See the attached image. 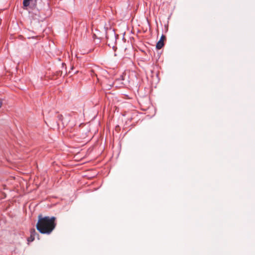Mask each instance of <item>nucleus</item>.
Wrapping results in <instances>:
<instances>
[{"label": "nucleus", "instance_id": "1", "mask_svg": "<svg viewBox=\"0 0 255 255\" xmlns=\"http://www.w3.org/2000/svg\"><path fill=\"white\" fill-rule=\"evenodd\" d=\"M55 220V217L45 216L43 217L41 215H39L36 224L37 230L41 234H50L56 226Z\"/></svg>", "mask_w": 255, "mask_h": 255}, {"label": "nucleus", "instance_id": "4", "mask_svg": "<svg viewBox=\"0 0 255 255\" xmlns=\"http://www.w3.org/2000/svg\"><path fill=\"white\" fill-rule=\"evenodd\" d=\"M32 3V0H23V8H25L30 5V3Z\"/></svg>", "mask_w": 255, "mask_h": 255}, {"label": "nucleus", "instance_id": "6", "mask_svg": "<svg viewBox=\"0 0 255 255\" xmlns=\"http://www.w3.org/2000/svg\"><path fill=\"white\" fill-rule=\"evenodd\" d=\"M2 106V102L1 101H0V108Z\"/></svg>", "mask_w": 255, "mask_h": 255}, {"label": "nucleus", "instance_id": "3", "mask_svg": "<svg viewBox=\"0 0 255 255\" xmlns=\"http://www.w3.org/2000/svg\"><path fill=\"white\" fill-rule=\"evenodd\" d=\"M165 38V36L163 35H162L161 36L160 40L157 43L156 47L158 49H160L164 45L163 40Z\"/></svg>", "mask_w": 255, "mask_h": 255}, {"label": "nucleus", "instance_id": "2", "mask_svg": "<svg viewBox=\"0 0 255 255\" xmlns=\"http://www.w3.org/2000/svg\"><path fill=\"white\" fill-rule=\"evenodd\" d=\"M30 236L28 238L27 241L28 242H32L35 239V237L37 235L36 231L34 229H32L30 230Z\"/></svg>", "mask_w": 255, "mask_h": 255}, {"label": "nucleus", "instance_id": "5", "mask_svg": "<svg viewBox=\"0 0 255 255\" xmlns=\"http://www.w3.org/2000/svg\"><path fill=\"white\" fill-rule=\"evenodd\" d=\"M43 0H32V4L35 6L37 3L41 2Z\"/></svg>", "mask_w": 255, "mask_h": 255}]
</instances>
